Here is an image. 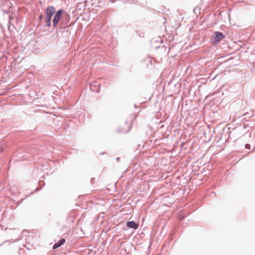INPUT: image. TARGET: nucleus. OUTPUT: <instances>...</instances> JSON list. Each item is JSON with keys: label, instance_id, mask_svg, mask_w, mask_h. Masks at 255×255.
I'll return each instance as SVG.
<instances>
[{"label": "nucleus", "instance_id": "obj_7", "mask_svg": "<svg viewBox=\"0 0 255 255\" xmlns=\"http://www.w3.org/2000/svg\"><path fill=\"white\" fill-rule=\"evenodd\" d=\"M42 18V15H40L39 16V19H41Z\"/></svg>", "mask_w": 255, "mask_h": 255}, {"label": "nucleus", "instance_id": "obj_5", "mask_svg": "<svg viewBox=\"0 0 255 255\" xmlns=\"http://www.w3.org/2000/svg\"><path fill=\"white\" fill-rule=\"evenodd\" d=\"M65 243V240L64 239H62L58 242L55 244L53 246V249H56L58 247H60L62 245L64 244Z\"/></svg>", "mask_w": 255, "mask_h": 255}, {"label": "nucleus", "instance_id": "obj_3", "mask_svg": "<svg viewBox=\"0 0 255 255\" xmlns=\"http://www.w3.org/2000/svg\"><path fill=\"white\" fill-rule=\"evenodd\" d=\"M224 38V35L221 32H215L212 35L214 43H218Z\"/></svg>", "mask_w": 255, "mask_h": 255}, {"label": "nucleus", "instance_id": "obj_4", "mask_svg": "<svg viewBox=\"0 0 255 255\" xmlns=\"http://www.w3.org/2000/svg\"><path fill=\"white\" fill-rule=\"evenodd\" d=\"M127 226L130 228L137 229L138 228V224L135 223L134 221H129L127 223Z\"/></svg>", "mask_w": 255, "mask_h": 255}, {"label": "nucleus", "instance_id": "obj_6", "mask_svg": "<svg viewBox=\"0 0 255 255\" xmlns=\"http://www.w3.org/2000/svg\"><path fill=\"white\" fill-rule=\"evenodd\" d=\"M131 128V125L130 123H129L128 126L127 128L124 129V131L125 132H127L130 130Z\"/></svg>", "mask_w": 255, "mask_h": 255}, {"label": "nucleus", "instance_id": "obj_2", "mask_svg": "<svg viewBox=\"0 0 255 255\" xmlns=\"http://www.w3.org/2000/svg\"><path fill=\"white\" fill-rule=\"evenodd\" d=\"M63 13V10H58L55 14L53 20V25L54 27H56L57 24L59 22L61 18L62 14Z\"/></svg>", "mask_w": 255, "mask_h": 255}, {"label": "nucleus", "instance_id": "obj_1", "mask_svg": "<svg viewBox=\"0 0 255 255\" xmlns=\"http://www.w3.org/2000/svg\"><path fill=\"white\" fill-rule=\"evenodd\" d=\"M55 12V9L53 6H49L45 9V21L46 25L48 26L51 25V19L52 15Z\"/></svg>", "mask_w": 255, "mask_h": 255}]
</instances>
